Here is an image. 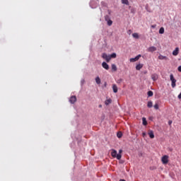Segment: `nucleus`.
Returning <instances> with one entry per match:
<instances>
[{
    "label": "nucleus",
    "mask_w": 181,
    "mask_h": 181,
    "mask_svg": "<svg viewBox=\"0 0 181 181\" xmlns=\"http://www.w3.org/2000/svg\"><path fill=\"white\" fill-rule=\"evenodd\" d=\"M178 71H180L181 73V66H178Z\"/></svg>",
    "instance_id": "c85d7f7f"
},
{
    "label": "nucleus",
    "mask_w": 181,
    "mask_h": 181,
    "mask_svg": "<svg viewBox=\"0 0 181 181\" xmlns=\"http://www.w3.org/2000/svg\"><path fill=\"white\" fill-rule=\"evenodd\" d=\"M151 78L153 81H156V80H158V74H152Z\"/></svg>",
    "instance_id": "9b49d317"
},
{
    "label": "nucleus",
    "mask_w": 181,
    "mask_h": 181,
    "mask_svg": "<svg viewBox=\"0 0 181 181\" xmlns=\"http://www.w3.org/2000/svg\"><path fill=\"white\" fill-rule=\"evenodd\" d=\"M111 101H112L111 99H107L105 100V104L106 105H109V104H111Z\"/></svg>",
    "instance_id": "5701e85b"
},
{
    "label": "nucleus",
    "mask_w": 181,
    "mask_h": 181,
    "mask_svg": "<svg viewBox=\"0 0 181 181\" xmlns=\"http://www.w3.org/2000/svg\"><path fill=\"white\" fill-rule=\"evenodd\" d=\"M122 153V149L119 150V155H121Z\"/></svg>",
    "instance_id": "c756f323"
},
{
    "label": "nucleus",
    "mask_w": 181,
    "mask_h": 181,
    "mask_svg": "<svg viewBox=\"0 0 181 181\" xmlns=\"http://www.w3.org/2000/svg\"><path fill=\"white\" fill-rule=\"evenodd\" d=\"M107 25H108V26H111V25H112V21L108 20L107 21Z\"/></svg>",
    "instance_id": "bb28decb"
},
{
    "label": "nucleus",
    "mask_w": 181,
    "mask_h": 181,
    "mask_svg": "<svg viewBox=\"0 0 181 181\" xmlns=\"http://www.w3.org/2000/svg\"><path fill=\"white\" fill-rule=\"evenodd\" d=\"M111 156L112 158H116L118 160L122 158V156L121 154H117V150L112 149Z\"/></svg>",
    "instance_id": "f257e3e1"
},
{
    "label": "nucleus",
    "mask_w": 181,
    "mask_h": 181,
    "mask_svg": "<svg viewBox=\"0 0 181 181\" xmlns=\"http://www.w3.org/2000/svg\"><path fill=\"white\" fill-rule=\"evenodd\" d=\"M76 101H77V98L76 97V95L71 96V98H69V103H71V104H74Z\"/></svg>",
    "instance_id": "423d86ee"
},
{
    "label": "nucleus",
    "mask_w": 181,
    "mask_h": 181,
    "mask_svg": "<svg viewBox=\"0 0 181 181\" xmlns=\"http://www.w3.org/2000/svg\"><path fill=\"white\" fill-rule=\"evenodd\" d=\"M148 52H150L151 53H153V52H156V47H150L148 48Z\"/></svg>",
    "instance_id": "6e6552de"
},
{
    "label": "nucleus",
    "mask_w": 181,
    "mask_h": 181,
    "mask_svg": "<svg viewBox=\"0 0 181 181\" xmlns=\"http://www.w3.org/2000/svg\"><path fill=\"white\" fill-rule=\"evenodd\" d=\"M105 21H106V22H108V21H110V16H105Z\"/></svg>",
    "instance_id": "a878e982"
},
{
    "label": "nucleus",
    "mask_w": 181,
    "mask_h": 181,
    "mask_svg": "<svg viewBox=\"0 0 181 181\" xmlns=\"http://www.w3.org/2000/svg\"><path fill=\"white\" fill-rule=\"evenodd\" d=\"M141 57V54L137 55L136 57L134 58H131L130 59V62L131 63H134V62H138L139 60V58Z\"/></svg>",
    "instance_id": "39448f33"
},
{
    "label": "nucleus",
    "mask_w": 181,
    "mask_h": 181,
    "mask_svg": "<svg viewBox=\"0 0 181 181\" xmlns=\"http://www.w3.org/2000/svg\"><path fill=\"white\" fill-rule=\"evenodd\" d=\"M122 4H124V5H129V1H128V0H122Z\"/></svg>",
    "instance_id": "412c9836"
},
{
    "label": "nucleus",
    "mask_w": 181,
    "mask_h": 181,
    "mask_svg": "<svg viewBox=\"0 0 181 181\" xmlns=\"http://www.w3.org/2000/svg\"><path fill=\"white\" fill-rule=\"evenodd\" d=\"M102 57H103V59H105V60L107 62V63H110V60H111L110 55L104 53V54H103Z\"/></svg>",
    "instance_id": "20e7f679"
},
{
    "label": "nucleus",
    "mask_w": 181,
    "mask_h": 181,
    "mask_svg": "<svg viewBox=\"0 0 181 181\" xmlns=\"http://www.w3.org/2000/svg\"><path fill=\"white\" fill-rule=\"evenodd\" d=\"M142 135H143V136H145L146 135V133L144 132V133L142 134Z\"/></svg>",
    "instance_id": "7c9ffc66"
},
{
    "label": "nucleus",
    "mask_w": 181,
    "mask_h": 181,
    "mask_svg": "<svg viewBox=\"0 0 181 181\" xmlns=\"http://www.w3.org/2000/svg\"><path fill=\"white\" fill-rule=\"evenodd\" d=\"M142 67H144V65L139 64L136 66V70H141V69H142Z\"/></svg>",
    "instance_id": "4468645a"
},
{
    "label": "nucleus",
    "mask_w": 181,
    "mask_h": 181,
    "mask_svg": "<svg viewBox=\"0 0 181 181\" xmlns=\"http://www.w3.org/2000/svg\"><path fill=\"white\" fill-rule=\"evenodd\" d=\"M95 81L98 84H101V79L100 78V77H96L95 78Z\"/></svg>",
    "instance_id": "6ab92c4d"
},
{
    "label": "nucleus",
    "mask_w": 181,
    "mask_h": 181,
    "mask_svg": "<svg viewBox=\"0 0 181 181\" xmlns=\"http://www.w3.org/2000/svg\"><path fill=\"white\" fill-rule=\"evenodd\" d=\"M152 28H155V26L152 25Z\"/></svg>",
    "instance_id": "2f4dec72"
},
{
    "label": "nucleus",
    "mask_w": 181,
    "mask_h": 181,
    "mask_svg": "<svg viewBox=\"0 0 181 181\" xmlns=\"http://www.w3.org/2000/svg\"><path fill=\"white\" fill-rule=\"evenodd\" d=\"M158 59H159V60H169V58H168V57L163 56L162 54H160L158 56Z\"/></svg>",
    "instance_id": "1a4fd4ad"
},
{
    "label": "nucleus",
    "mask_w": 181,
    "mask_h": 181,
    "mask_svg": "<svg viewBox=\"0 0 181 181\" xmlns=\"http://www.w3.org/2000/svg\"><path fill=\"white\" fill-rule=\"evenodd\" d=\"M102 66H103V69H105V70H109V69H110V66H109L108 64H107L106 62H103V63H102Z\"/></svg>",
    "instance_id": "0eeeda50"
},
{
    "label": "nucleus",
    "mask_w": 181,
    "mask_h": 181,
    "mask_svg": "<svg viewBox=\"0 0 181 181\" xmlns=\"http://www.w3.org/2000/svg\"><path fill=\"white\" fill-rule=\"evenodd\" d=\"M112 71H117V65H115V64H112Z\"/></svg>",
    "instance_id": "f3484780"
},
{
    "label": "nucleus",
    "mask_w": 181,
    "mask_h": 181,
    "mask_svg": "<svg viewBox=\"0 0 181 181\" xmlns=\"http://www.w3.org/2000/svg\"><path fill=\"white\" fill-rule=\"evenodd\" d=\"M148 135H149V137L151 139H153V138H155V134H153V131H150L148 132Z\"/></svg>",
    "instance_id": "ddd939ff"
},
{
    "label": "nucleus",
    "mask_w": 181,
    "mask_h": 181,
    "mask_svg": "<svg viewBox=\"0 0 181 181\" xmlns=\"http://www.w3.org/2000/svg\"><path fill=\"white\" fill-rule=\"evenodd\" d=\"M160 35H163L165 33V28L163 27H161L159 30Z\"/></svg>",
    "instance_id": "2eb2a0df"
},
{
    "label": "nucleus",
    "mask_w": 181,
    "mask_h": 181,
    "mask_svg": "<svg viewBox=\"0 0 181 181\" xmlns=\"http://www.w3.org/2000/svg\"><path fill=\"white\" fill-rule=\"evenodd\" d=\"M117 138H122V133L118 132L117 134Z\"/></svg>",
    "instance_id": "393cba45"
},
{
    "label": "nucleus",
    "mask_w": 181,
    "mask_h": 181,
    "mask_svg": "<svg viewBox=\"0 0 181 181\" xmlns=\"http://www.w3.org/2000/svg\"><path fill=\"white\" fill-rule=\"evenodd\" d=\"M133 37H134L135 39H139V35H138V33H134L132 34Z\"/></svg>",
    "instance_id": "a211bd4d"
},
{
    "label": "nucleus",
    "mask_w": 181,
    "mask_h": 181,
    "mask_svg": "<svg viewBox=\"0 0 181 181\" xmlns=\"http://www.w3.org/2000/svg\"><path fill=\"white\" fill-rule=\"evenodd\" d=\"M170 80L172 82L171 86L173 87V88H175L176 87V80L175 78V77L173 76V74H170Z\"/></svg>",
    "instance_id": "f03ea898"
},
{
    "label": "nucleus",
    "mask_w": 181,
    "mask_h": 181,
    "mask_svg": "<svg viewBox=\"0 0 181 181\" xmlns=\"http://www.w3.org/2000/svg\"><path fill=\"white\" fill-rule=\"evenodd\" d=\"M179 54V47H176L175 49L173 52V56H177Z\"/></svg>",
    "instance_id": "9d476101"
},
{
    "label": "nucleus",
    "mask_w": 181,
    "mask_h": 181,
    "mask_svg": "<svg viewBox=\"0 0 181 181\" xmlns=\"http://www.w3.org/2000/svg\"><path fill=\"white\" fill-rule=\"evenodd\" d=\"M169 124H172V122H169Z\"/></svg>",
    "instance_id": "473e14b6"
},
{
    "label": "nucleus",
    "mask_w": 181,
    "mask_h": 181,
    "mask_svg": "<svg viewBox=\"0 0 181 181\" xmlns=\"http://www.w3.org/2000/svg\"><path fill=\"white\" fill-rule=\"evenodd\" d=\"M112 90H113V93H118V87L117 86V85L113 84L112 85Z\"/></svg>",
    "instance_id": "f8f14e48"
},
{
    "label": "nucleus",
    "mask_w": 181,
    "mask_h": 181,
    "mask_svg": "<svg viewBox=\"0 0 181 181\" xmlns=\"http://www.w3.org/2000/svg\"><path fill=\"white\" fill-rule=\"evenodd\" d=\"M153 105V103H152V101H148V103H147V107H148V108H152Z\"/></svg>",
    "instance_id": "dca6fc26"
},
{
    "label": "nucleus",
    "mask_w": 181,
    "mask_h": 181,
    "mask_svg": "<svg viewBox=\"0 0 181 181\" xmlns=\"http://www.w3.org/2000/svg\"><path fill=\"white\" fill-rule=\"evenodd\" d=\"M148 97H152L153 95V92L152 90H149L148 93Z\"/></svg>",
    "instance_id": "4be33fe9"
},
{
    "label": "nucleus",
    "mask_w": 181,
    "mask_h": 181,
    "mask_svg": "<svg viewBox=\"0 0 181 181\" xmlns=\"http://www.w3.org/2000/svg\"><path fill=\"white\" fill-rule=\"evenodd\" d=\"M161 162L163 165H166L169 162V156H163L161 158Z\"/></svg>",
    "instance_id": "7ed1b4c3"
},
{
    "label": "nucleus",
    "mask_w": 181,
    "mask_h": 181,
    "mask_svg": "<svg viewBox=\"0 0 181 181\" xmlns=\"http://www.w3.org/2000/svg\"><path fill=\"white\" fill-rule=\"evenodd\" d=\"M110 59H115L117 57V54L116 53H112V54L110 55Z\"/></svg>",
    "instance_id": "aec40b11"
},
{
    "label": "nucleus",
    "mask_w": 181,
    "mask_h": 181,
    "mask_svg": "<svg viewBox=\"0 0 181 181\" xmlns=\"http://www.w3.org/2000/svg\"><path fill=\"white\" fill-rule=\"evenodd\" d=\"M143 125H147L148 122H146V119L145 117L142 118Z\"/></svg>",
    "instance_id": "b1692460"
},
{
    "label": "nucleus",
    "mask_w": 181,
    "mask_h": 181,
    "mask_svg": "<svg viewBox=\"0 0 181 181\" xmlns=\"http://www.w3.org/2000/svg\"><path fill=\"white\" fill-rule=\"evenodd\" d=\"M154 108H155V110H159V105H158V103H156L154 105Z\"/></svg>",
    "instance_id": "cd10ccee"
}]
</instances>
